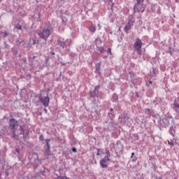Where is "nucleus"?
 Listing matches in <instances>:
<instances>
[{
    "mask_svg": "<svg viewBox=\"0 0 179 179\" xmlns=\"http://www.w3.org/2000/svg\"><path fill=\"white\" fill-rule=\"evenodd\" d=\"M138 96V94H137V97Z\"/></svg>",
    "mask_w": 179,
    "mask_h": 179,
    "instance_id": "obj_55",
    "label": "nucleus"
},
{
    "mask_svg": "<svg viewBox=\"0 0 179 179\" xmlns=\"http://www.w3.org/2000/svg\"><path fill=\"white\" fill-rule=\"evenodd\" d=\"M144 113L145 114H146V115H152V113H153V110L150 108H145Z\"/></svg>",
    "mask_w": 179,
    "mask_h": 179,
    "instance_id": "obj_19",
    "label": "nucleus"
},
{
    "mask_svg": "<svg viewBox=\"0 0 179 179\" xmlns=\"http://www.w3.org/2000/svg\"><path fill=\"white\" fill-rule=\"evenodd\" d=\"M111 3H112V6H113V5H114V3H113V1H112Z\"/></svg>",
    "mask_w": 179,
    "mask_h": 179,
    "instance_id": "obj_52",
    "label": "nucleus"
},
{
    "mask_svg": "<svg viewBox=\"0 0 179 179\" xmlns=\"http://www.w3.org/2000/svg\"><path fill=\"white\" fill-rule=\"evenodd\" d=\"M131 138H133L134 139V142L136 141H139V136H138V134H133Z\"/></svg>",
    "mask_w": 179,
    "mask_h": 179,
    "instance_id": "obj_26",
    "label": "nucleus"
},
{
    "mask_svg": "<svg viewBox=\"0 0 179 179\" xmlns=\"http://www.w3.org/2000/svg\"><path fill=\"white\" fill-rule=\"evenodd\" d=\"M90 97H92V99H94V97H96V95H94V94H93V92L90 91Z\"/></svg>",
    "mask_w": 179,
    "mask_h": 179,
    "instance_id": "obj_29",
    "label": "nucleus"
},
{
    "mask_svg": "<svg viewBox=\"0 0 179 179\" xmlns=\"http://www.w3.org/2000/svg\"><path fill=\"white\" fill-rule=\"evenodd\" d=\"M105 2H113V0H104Z\"/></svg>",
    "mask_w": 179,
    "mask_h": 179,
    "instance_id": "obj_42",
    "label": "nucleus"
},
{
    "mask_svg": "<svg viewBox=\"0 0 179 179\" xmlns=\"http://www.w3.org/2000/svg\"><path fill=\"white\" fill-rule=\"evenodd\" d=\"M156 103L158 104V106H160L161 108H166V106H167L166 102H164V101L162 100L160 98L156 99Z\"/></svg>",
    "mask_w": 179,
    "mask_h": 179,
    "instance_id": "obj_9",
    "label": "nucleus"
},
{
    "mask_svg": "<svg viewBox=\"0 0 179 179\" xmlns=\"http://www.w3.org/2000/svg\"><path fill=\"white\" fill-rule=\"evenodd\" d=\"M39 141H44V136L41 135V136H39Z\"/></svg>",
    "mask_w": 179,
    "mask_h": 179,
    "instance_id": "obj_34",
    "label": "nucleus"
},
{
    "mask_svg": "<svg viewBox=\"0 0 179 179\" xmlns=\"http://www.w3.org/2000/svg\"><path fill=\"white\" fill-rule=\"evenodd\" d=\"M143 43H142V40L139 38H136L135 42L133 45V48L134 51L138 54V55H142V45Z\"/></svg>",
    "mask_w": 179,
    "mask_h": 179,
    "instance_id": "obj_4",
    "label": "nucleus"
},
{
    "mask_svg": "<svg viewBox=\"0 0 179 179\" xmlns=\"http://www.w3.org/2000/svg\"><path fill=\"white\" fill-rule=\"evenodd\" d=\"M100 89V85H96L94 87V94L96 97H99V90Z\"/></svg>",
    "mask_w": 179,
    "mask_h": 179,
    "instance_id": "obj_14",
    "label": "nucleus"
},
{
    "mask_svg": "<svg viewBox=\"0 0 179 179\" xmlns=\"http://www.w3.org/2000/svg\"><path fill=\"white\" fill-rule=\"evenodd\" d=\"M15 29H16L17 30H21V31H23V27H22V25H20V23H17L15 26H14Z\"/></svg>",
    "mask_w": 179,
    "mask_h": 179,
    "instance_id": "obj_20",
    "label": "nucleus"
},
{
    "mask_svg": "<svg viewBox=\"0 0 179 179\" xmlns=\"http://www.w3.org/2000/svg\"><path fill=\"white\" fill-rule=\"evenodd\" d=\"M45 145L43 146L44 149V155L45 156L46 159H48V157H53L54 154L51 153L50 149L51 145H50V143L51 142L50 139H45Z\"/></svg>",
    "mask_w": 179,
    "mask_h": 179,
    "instance_id": "obj_2",
    "label": "nucleus"
},
{
    "mask_svg": "<svg viewBox=\"0 0 179 179\" xmlns=\"http://www.w3.org/2000/svg\"><path fill=\"white\" fill-rule=\"evenodd\" d=\"M108 115L109 117V118H114V117H115V115L114 114V108H110V111L108 113Z\"/></svg>",
    "mask_w": 179,
    "mask_h": 179,
    "instance_id": "obj_12",
    "label": "nucleus"
},
{
    "mask_svg": "<svg viewBox=\"0 0 179 179\" xmlns=\"http://www.w3.org/2000/svg\"><path fill=\"white\" fill-rule=\"evenodd\" d=\"M110 157H111V153L108 150H106L104 157L99 161V164L102 169L108 167V162L111 161Z\"/></svg>",
    "mask_w": 179,
    "mask_h": 179,
    "instance_id": "obj_1",
    "label": "nucleus"
},
{
    "mask_svg": "<svg viewBox=\"0 0 179 179\" xmlns=\"http://www.w3.org/2000/svg\"><path fill=\"white\" fill-rule=\"evenodd\" d=\"M29 131L27 130V134L29 135Z\"/></svg>",
    "mask_w": 179,
    "mask_h": 179,
    "instance_id": "obj_48",
    "label": "nucleus"
},
{
    "mask_svg": "<svg viewBox=\"0 0 179 179\" xmlns=\"http://www.w3.org/2000/svg\"><path fill=\"white\" fill-rule=\"evenodd\" d=\"M34 155H36V156H38V154H37V153H34Z\"/></svg>",
    "mask_w": 179,
    "mask_h": 179,
    "instance_id": "obj_51",
    "label": "nucleus"
},
{
    "mask_svg": "<svg viewBox=\"0 0 179 179\" xmlns=\"http://www.w3.org/2000/svg\"><path fill=\"white\" fill-rule=\"evenodd\" d=\"M161 125L164 127V128H167L170 125V121L167 118H163L161 120Z\"/></svg>",
    "mask_w": 179,
    "mask_h": 179,
    "instance_id": "obj_10",
    "label": "nucleus"
},
{
    "mask_svg": "<svg viewBox=\"0 0 179 179\" xmlns=\"http://www.w3.org/2000/svg\"><path fill=\"white\" fill-rule=\"evenodd\" d=\"M173 106H175L174 110L175 111H176V113H178V114H179V96L177 99H175L173 101Z\"/></svg>",
    "mask_w": 179,
    "mask_h": 179,
    "instance_id": "obj_11",
    "label": "nucleus"
},
{
    "mask_svg": "<svg viewBox=\"0 0 179 179\" xmlns=\"http://www.w3.org/2000/svg\"><path fill=\"white\" fill-rule=\"evenodd\" d=\"M101 65V63H98L96 64V71H100V66Z\"/></svg>",
    "mask_w": 179,
    "mask_h": 179,
    "instance_id": "obj_33",
    "label": "nucleus"
},
{
    "mask_svg": "<svg viewBox=\"0 0 179 179\" xmlns=\"http://www.w3.org/2000/svg\"><path fill=\"white\" fill-rule=\"evenodd\" d=\"M134 78H135V74L134 73H130V78L134 81Z\"/></svg>",
    "mask_w": 179,
    "mask_h": 179,
    "instance_id": "obj_32",
    "label": "nucleus"
},
{
    "mask_svg": "<svg viewBox=\"0 0 179 179\" xmlns=\"http://www.w3.org/2000/svg\"><path fill=\"white\" fill-rule=\"evenodd\" d=\"M43 111H45V113H47V110L45 108L43 109Z\"/></svg>",
    "mask_w": 179,
    "mask_h": 179,
    "instance_id": "obj_49",
    "label": "nucleus"
},
{
    "mask_svg": "<svg viewBox=\"0 0 179 179\" xmlns=\"http://www.w3.org/2000/svg\"><path fill=\"white\" fill-rule=\"evenodd\" d=\"M150 76H152V78H155L156 73H155V70H152V71L150 72Z\"/></svg>",
    "mask_w": 179,
    "mask_h": 179,
    "instance_id": "obj_30",
    "label": "nucleus"
},
{
    "mask_svg": "<svg viewBox=\"0 0 179 179\" xmlns=\"http://www.w3.org/2000/svg\"><path fill=\"white\" fill-rule=\"evenodd\" d=\"M60 64H61L62 65H66V63H64V62H61Z\"/></svg>",
    "mask_w": 179,
    "mask_h": 179,
    "instance_id": "obj_46",
    "label": "nucleus"
},
{
    "mask_svg": "<svg viewBox=\"0 0 179 179\" xmlns=\"http://www.w3.org/2000/svg\"><path fill=\"white\" fill-rule=\"evenodd\" d=\"M72 151H73L74 153H76V152H78V150H76V148H72Z\"/></svg>",
    "mask_w": 179,
    "mask_h": 179,
    "instance_id": "obj_39",
    "label": "nucleus"
},
{
    "mask_svg": "<svg viewBox=\"0 0 179 179\" xmlns=\"http://www.w3.org/2000/svg\"><path fill=\"white\" fill-rule=\"evenodd\" d=\"M134 156H135V153H134V152H132L131 157L132 158V157H134Z\"/></svg>",
    "mask_w": 179,
    "mask_h": 179,
    "instance_id": "obj_44",
    "label": "nucleus"
},
{
    "mask_svg": "<svg viewBox=\"0 0 179 179\" xmlns=\"http://www.w3.org/2000/svg\"><path fill=\"white\" fill-rule=\"evenodd\" d=\"M168 144L170 145V146H174L173 142L168 141Z\"/></svg>",
    "mask_w": 179,
    "mask_h": 179,
    "instance_id": "obj_38",
    "label": "nucleus"
},
{
    "mask_svg": "<svg viewBox=\"0 0 179 179\" xmlns=\"http://www.w3.org/2000/svg\"><path fill=\"white\" fill-rule=\"evenodd\" d=\"M0 34H3V37L5 38L8 37V36H9V31H1Z\"/></svg>",
    "mask_w": 179,
    "mask_h": 179,
    "instance_id": "obj_23",
    "label": "nucleus"
},
{
    "mask_svg": "<svg viewBox=\"0 0 179 179\" xmlns=\"http://www.w3.org/2000/svg\"><path fill=\"white\" fill-rule=\"evenodd\" d=\"M15 43L17 45H20V44H22V41H19V39H15Z\"/></svg>",
    "mask_w": 179,
    "mask_h": 179,
    "instance_id": "obj_31",
    "label": "nucleus"
},
{
    "mask_svg": "<svg viewBox=\"0 0 179 179\" xmlns=\"http://www.w3.org/2000/svg\"><path fill=\"white\" fill-rule=\"evenodd\" d=\"M107 52H108V54H110L111 55L113 54L111 52V48H108Z\"/></svg>",
    "mask_w": 179,
    "mask_h": 179,
    "instance_id": "obj_35",
    "label": "nucleus"
},
{
    "mask_svg": "<svg viewBox=\"0 0 179 179\" xmlns=\"http://www.w3.org/2000/svg\"><path fill=\"white\" fill-rule=\"evenodd\" d=\"M50 54L52 55H55V52H50Z\"/></svg>",
    "mask_w": 179,
    "mask_h": 179,
    "instance_id": "obj_45",
    "label": "nucleus"
},
{
    "mask_svg": "<svg viewBox=\"0 0 179 179\" xmlns=\"http://www.w3.org/2000/svg\"><path fill=\"white\" fill-rule=\"evenodd\" d=\"M8 125H9L10 129H11L12 131H15V127H16V125H17V121L15 118L13 117L11 119H10V120L8 122Z\"/></svg>",
    "mask_w": 179,
    "mask_h": 179,
    "instance_id": "obj_7",
    "label": "nucleus"
},
{
    "mask_svg": "<svg viewBox=\"0 0 179 179\" xmlns=\"http://www.w3.org/2000/svg\"><path fill=\"white\" fill-rule=\"evenodd\" d=\"M95 44H101V39H100L99 38H96L95 39Z\"/></svg>",
    "mask_w": 179,
    "mask_h": 179,
    "instance_id": "obj_28",
    "label": "nucleus"
},
{
    "mask_svg": "<svg viewBox=\"0 0 179 179\" xmlns=\"http://www.w3.org/2000/svg\"><path fill=\"white\" fill-rule=\"evenodd\" d=\"M169 134L172 136H176V129H175L174 127L171 126V127H169Z\"/></svg>",
    "mask_w": 179,
    "mask_h": 179,
    "instance_id": "obj_15",
    "label": "nucleus"
},
{
    "mask_svg": "<svg viewBox=\"0 0 179 179\" xmlns=\"http://www.w3.org/2000/svg\"><path fill=\"white\" fill-rule=\"evenodd\" d=\"M101 155H106V152H103L101 150L97 149L96 156H101Z\"/></svg>",
    "mask_w": 179,
    "mask_h": 179,
    "instance_id": "obj_25",
    "label": "nucleus"
},
{
    "mask_svg": "<svg viewBox=\"0 0 179 179\" xmlns=\"http://www.w3.org/2000/svg\"><path fill=\"white\" fill-rule=\"evenodd\" d=\"M135 160H136V157H134V159H133V162H135Z\"/></svg>",
    "mask_w": 179,
    "mask_h": 179,
    "instance_id": "obj_50",
    "label": "nucleus"
},
{
    "mask_svg": "<svg viewBox=\"0 0 179 179\" xmlns=\"http://www.w3.org/2000/svg\"><path fill=\"white\" fill-rule=\"evenodd\" d=\"M132 25H131L130 24H127L126 26L124 27V31L125 33H127V34H128V31H129V30H131Z\"/></svg>",
    "mask_w": 179,
    "mask_h": 179,
    "instance_id": "obj_17",
    "label": "nucleus"
},
{
    "mask_svg": "<svg viewBox=\"0 0 179 179\" xmlns=\"http://www.w3.org/2000/svg\"><path fill=\"white\" fill-rule=\"evenodd\" d=\"M152 83H153L152 81H149V83H147L145 85L146 86H148V87H149V85H152Z\"/></svg>",
    "mask_w": 179,
    "mask_h": 179,
    "instance_id": "obj_37",
    "label": "nucleus"
},
{
    "mask_svg": "<svg viewBox=\"0 0 179 179\" xmlns=\"http://www.w3.org/2000/svg\"><path fill=\"white\" fill-rule=\"evenodd\" d=\"M120 122H123V124H125L128 120H129V116H128V114L127 113H122L120 116Z\"/></svg>",
    "mask_w": 179,
    "mask_h": 179,
    "instance_id": "obj_8",
    "label": "nucleus"
},
{
    "mask_svg": "<svg viewBox=\"0 0 179 179\" xmlns=\"http://www.w3.org/2000/svg\"><path fill=\"white\" fill-rule=\"evenodd\" d=\"M96 51H99L101 54H103V52H104V48L96 46Z\"/></svg>",
    "mask_w": 179,
    "mask_h": 179,
    "instance_id": "obj_24",
    "label": "nucleus"
},
{
    "mask_svg": "<svg viewBox=\"0 0 179 179\" xmlns=\"http://www.w3.org/2000/svg\"><path fill=\"white\" fill-rule=\"evenodd\" d=\"M51 35V29L50 28H44L42 31H39L38 32V36L42 40L47 41L48 40V37Z\"/></svg>",
    "mask_w": 179,
    "mask_h": 179,
    "instance_id": "obj_3",
    "label": "nucleus"
},
{
    "mask_svg": "<svg viewBox=\"0 0 179 179\" xmlns=\"http://www.w3.org/2000/svg\"><path fill=\"white\" fill-rule=\"evenodd\" d=\"M13 139H15V141H19V135H16V130H13Z\"/></svg>",
    "mask_w": 179,
    "mask_h": 179,
    "instance_id": "obj_18",
    "label": "nucleus"
},
{
    "mask_svg": "<svg viewBox=\"0 0 179 179\" xmlns=\"http://www.w3.org/2000/svg\"><path fill=\"white\" fill-rule=\"evenodd\" d=\"M39 101L42 103L43 106L45 107H48V106H50V96H48V95L45 97L40 96Z\"/></svg>",
    "mask_w": 179,
    "mask_h": 179,
    "instance_id": "obj_6",
    "label": "nucleus"
},
{
    "mask_svg": "<svg viewBox=\"0 0 179 179\" xmlns=\"http://www.w3.org/2000/svg\"><path fill=\"white\" fill-rule=\"evenodd\" d=\"M89 30L91 31V33H94L96 31V27L91 26L90 27Z\"/></svg>",
    "mask_w": 179,
    "mask_h": 179,
    "instance_id": "obj_27",
    "label": "nucleus"
},
{
    "mask_svg": "<svg viewBox=\"0 0 179 179\" xmlns=\"http://www.w3.org/2000/svg\"><path fill=\"white\" fill-rule=\"evenodd\" d=\"M112 101H113V103H117V101H118V95H117V94H115V93L113 94Z\"/></svg>",
    "mask_w": 179,
    "mask_h": 179,
    "instance_id": "obj_16",
    "label": "nucleus"
},
{
    "mask_svg": "<svg viewBox=\"0 0 179 179\" xmlns=\"http://www.w3.org/2000/svg\"><path fill=\"white\" fill-rule=\"evenodd\" d=\"M134 23H135V18L132 15H130L127 24L134 26Z\"/></svg>",
    "mask_w": 179,
    "mask_h": 179,
    "instance_id": "obj_13",
    "label": "nucleus"
},
{
    "mask_svg": "<svg viewBox=\"0 0 179 179\" xmlns=\"http://www.w3.org/2000/svg\"><path fill=\"white\" fill-rule=\"evenodd\" d=\"M115 169H118V167H120V166L118 165V164H116L115 166H114Z\"/></svg>",
    "mask_w": 179,
    "mask_h": 179,
    "instance_id": "obj_41",
    "label": "nucleus"
},
{
    "mask_svg": "<svg viewBox=\"0 0 179 179\" xmlns=\"http://www.w3.org/2000/svg\"><path fill=\"white\" fill-rule=\"evenodd\" d=\"M157 179H162V178H157Z\"/></svg>",
    "mask_w": 179,
    "mask_h": 179,
    "instance_id": "obj_53",
    "label": "nucleus"
},
{
    "mask_svg": "<svg viewBox=\"0 0 179 179\" xmlns=\"http://www.w3.org/2000/svg\"><path fill=\"white\" fill-rule=\"evenodd\" d=\"M36 39H33V41H32V44H33V45H34V44H36Z\"/></svg>",
    "mask_w": 179,
    "mask_h": 179,
    "instance_id": "obj_40",
    "label": "nucleus"
},
{
    "mask_svg": "<svg viewBox=\"0 0 179 179\" xmlns=\"http://www.w3.org/2000/svg\"><path fill=\"white\" fill-rule=\"evenodd\" d=\"M59 179H68V177H66V176H59Z\"/></svg>",
    "mask_w": 179,
    "mask_h": 179,
    "instance_id": "obj_36",
    "label": "nucleus"
},
{
    "mask_svg": "<svg viewBox=\"0 0 179 179\" xmlns=\"http://www.w3.org/2000/svg\"><path fill=\"white\" fill-rule=\"evenodd\" d=\"M144 0H136V3H135L134 7V12L136 13V12H141L143 13L145 12V6L143 5Z\"/></svg>",
    "mask_w": 179,
    "mask_h": 179,
    "instance_id": "obj_5",
    "label": "nucleus"
},
{
    "mask_svg": "<svg viewBox=\"0 0 179 179\" xmlns=\"http://www.w3.org/2000/svg\"><path fill=\"white\" fill-rule=\"evenodd\" d=\"M19 130L21 131V132L18 135H23V139H25L24 129H23V127L22 125L20 126Z\"/></svg>",
    "mask_w": 179,
    "mask_h": 179,
    "instance_id": "obj_21",
    "label": "nucleus"
},
{
    "mask_svg": "<svg viewBox=\"0 0 179 179\" xmlns=\"http://www.w3.org/2000/svg\"><path fill=\"white\" fill-rule=\"evenodd\" d=\"M0 40H1V35H0Z\"/></svg>",
    "mask_w": 179,
    "mask_h": 179,
    "instance_id": "obj_54",
    "label": "nucleus"
},
{
    "mask_svg": "<svg viewBox=\"0 0 179 179\" xmlns=\"http://www.w3.org/2000/svg\"><path fill=\"white\" fill-rule=\"evenodd\" d=\"M107 57H108V56H104V55H103V56H102V58H103V59H104L107 58Z\"/></svg>",
    "mask_w": 179,
    "mask_h": 179,
    "instance_id": "obj_47",
    "label": "nucleus"
},
{
    "mask_svg": "<svg viewBox=\"0 0 179 179\" xmlns=\"http://www.w3.org/2000/svg\"><path fill=\"white\" fill-rule=\"evenodd\" d=\"M57 44L62 48H65V45H66L65 42L61 41L60 40H57Z\"/></svg>",
    "mask_w": 179,
    "mask_h": 179,
    "instance_id": "obj_22",
    "label": "nucleus"
},
{
    "mask_svg": "<svg viewBox=\"0 0 179 179\" xmlns=\"http://www.w3.org/2000/svg\"><path fill=\"white\" fill-rule=\"evenodd\" d=\"M16 152H17V153H18V155H19V153H20V150L19 149H16Z\"/></svg>",
    "mask_w": 179,
    "mask_h": 179,
    "instance_id": "obj_43",
    "label": "nucleus"
}]
</instances>
